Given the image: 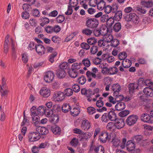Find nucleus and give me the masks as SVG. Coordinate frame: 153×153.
I'll return each instance as SVG.
<instances>
[{"instance_id": "19", "label": "nucleus", "mask_w": 153, "mask_h": 153, "mask_svg": "<svg viewBox=\"0 0 153 153\" xmlns=\"http://www.w3.org/2000/svg\"><path fill=\"white\" fill-rule=\"evenodd\" d=\"M143 92L147 96L153 97V88L149 87H146L144 89Z\"/></svg>"}, {"instance_id": "64", "label": "nucleus", "mask_w": 153, "mask_h": 153, "mask_svg": "<svg viewBox=\"0 0 153 153\" xmlns=\"http://www.w3.org/2000/svg\"><path fill=\"white\" fill-rule=\"evenodd\" d=\"M78 2V0H70V5L71 7H75L77 6Z\"/></svg>"}, {"instance_id": "6", "label": "nucleus", "mask_w": 153, "mask_h": 153, "mask_svg": "<svg viewBox=\"0 0 153 153\" xmlns=\"http://www.w3.org/2000/svg\"><path fill=\"white\" fill-rule=\"evenodd\" d=\"M41 136L37 132H33L30 133L28 135L29 141L34 142L39 140Z\"/></svg>"}, {"instance_id": "29", "label": "nucleus", "mask_w": 153, "mask_h": 153, "mask_svg": "<svg viewBox=\"0 0 153 153\" xmlns=\"http://www.w3.org/2000/svg\"><path fill=\"white\" fill-rule=\"evenodd\" d=\"M89 58L92 61L93 63L96 65H100L102 62L101 59L99 57L94 58L90 56Z\"/></svg>"}, {"instance_id": "34", "label": "nucleus", "mask_w": 153, "mask_h": 153, "mask_svg": "<svg viewBox=\"0 0 153 153\" xmlns=\"http://www.w3.org/2000/svg\"><path fill=\"white\" fill-rule=\"evenodd\" d=\"M90 60H91L89 57L88 58H85L82 60V65H83L86 67H89L91 65V63Z\"/></svg>"}, {"instance_id": "31", "label": "nucleus", "mask_w": 153, "mask_h": 153, "mask_svg": "<svg viewBox=\"0 0 153 153\" xmlns=\"http://www.w3.org/2000/svg\"><path fill=\"white\" fill-rule=\"evenodd\" d=\"M131 61L128 59H126L123 60L122 62V65L124 68H128L131 65Z\"/></svg>"}, {"instance_id": "60", "label": "nucleus", "mask_w": 153, "mask_h": 153, "mask_svg": "<svg viewBox=\"0 0 153 153\" xmlns=\"http://www.w3.org/2000/svg\"><path fill=\"white\" fill-rule=\"evenodd\" d=\"M88 113L90 114H93L96 112V109L92 107H89L87 109Z\"/></svg>"}, {"instance_id": "30", "label": "nucleus", "mask_w": 153, "mask_h": 153, "mask_svg": "<svg viewBox=\"0 0 153 153\" xmlns=\"http://www.w3.org/2000/svg\"><path fill=\"white\" fill-rule=\"evenodd\" d=\"M129 90L130 93H132L134 90L137 89L138 87V85L137 83H130L129 85Z\"/></svg>"}, {"instance_id": "61", "label": "nucleus", "mask_w": 153, "mask_h": 153, "mask_svg": "<svg viewBox=\"0 0 153 153\" xmlns=\"http://www.w3.org/2000/svg\"><path fill=\"white\" fill-rule=\"evenodd\" d=\"M29 124V122L28 120L25 117V112L24 113L23 119V121L21 123V126H24L28 125Z\"/></svg>"}, {"instance_id": "43", "label": "nucleus", "mask_w": 153, "mask_h": 153, "mask_svg": "<svg viewBox=\"0 0 153 153\" xmlns=\"http://www.w3.org/2000/svg\"><path fill=\"white\" fill-rule=\"evenodd\" d=\"M143 4L144 6V7H145V8H148L152 7L153 5V2L152 0H150V1H146L143 2Z\"/></svg>"}, {"instance_id": "1", "label": "nucleus", "mask_w": 153, "mask_h": 153, "mask_svg": "<svg viewBox=\"0 0 153 153\" xmlns=\"http://www.w3.org/2000/svg\"><path fill=\"white\" fill-rule=\"evenodd\" d=\"M9 35H7L5 37L4 45V52L5 53H7L9 49L8 45L10 43L12 53L15 54L16 53L15 45L13 39L12 38H9Z\"/></svg>"}, {"instance_id": "20", "label": "nucleus", "mask_w": 153, "mask_h": 153, "mask_svg": "<svg viewBox=\"0 0 153 153\" xmlns=\"http://www.w3.org/2000/svg\"><path fill=\"white\" fill-rule=\"evenodd\" d=\"M109 120L111 121L116 120L117 119V114L115 113L114 110H112L110 111L108 113Z\"/></svg>"}, {"instance_id": "5", "label": "nucleus", "mask_w": 153, "mask_h": 153, "mask_svg": "<svg viewBox=\"0 0 153 153\" xmlns=\"http://www.w3.org/2000/svg\"><path fill=\"white\" fill-rule=\"evenodd\" d=\"M141 121L143 122L149 123H153V117L151 115L146 113H143L142 114L140 117Z\"/></svg>"}, {"instance_id": "58", "label": "nucleus", "mask_w": 153, "mask_h": 153, "mask_svg": "<svg viewBox=\"0 0 153 153\" xmlns=\"http://www.w3.org/2000/svg\"><path fill=\"white\" fill-rule=\"evenodd\" d=\"M98 51V47L97 46L93 45L91 48L90 52L91 54H95Z\"/></svg>"}, {"instance_id": "23", "label": "nucleus", "mask_w": 153, "mask_h": 153, "mask_svg": "<svg viewBox=\"0 0 153 153\" xmlns=\"http://www.w3.org/2000/svg\"><path fill=\"white\" fill-rule=\"evenodd\" d=\"M51 130L53 133L56 135L60 134L61 131L60 128L56 125L52 126Z\"/></svg>"}, {"instance_id": "36", "label": "nucleus", "mask_w": 153, "mask_h": 153, "mask_svg": "<svg viewBox=\"0 0 153 153\" xmlns=\"http://www.w3.org/2000/svg\"><path fill=\"white\" fill-rule=\"evenodd\" d=\"M106 3L103 0L100 1L97 4V7L98 9L100 10H102L104 9L105 7Z\"/></svg>"}, {"instance_id": "54", "label": "nucleus", "mask_w": 153, "mask_h": 153, "mask_svg": "<svg viewBox=\"0 0 153 153\" xmlns=\"http://www.w3.org/2000/svg\"><path fill=\"white\" fill-rule=\"evenodd\" d=\"M109 75L114 74L118 72V69L116 67H110Z\"/></svg>"}, {"instance_id": "13", "label": "nucleus", "mask_w": 153, "mask_h": 153, "mask_svg": "<svg viewBox=\"0 0 153 153\" xmlns=\"http://www.w3.org/2000/svg\"><path fill=\"white\" fill-rule=\"evenodd\" d=\"M35 48L36 52L39 55L45 53V48L41 45H37L35 46Z\"/></svg>"}, {"instance_id": "45", "label": "nucleus", "mask_w": 153, "mask_h": 153, "mask_svg": "<svg viewBox=\"0 0 153 153\" xmlns=\"http://www.w3.org/2000/svg\"><path fill=\"white\" fill-rule=\"evenodd\" d=\"M98 45L99 47H104L105 48L107 49V47L105 48V46H107V45H108V44H107V43L105 41H104V40H99L98 42Z\"/></svg>"}, {"instance_id": "37", "label": "nucleus", "mask_w": 153, "mask_h": 153, "mask_svg": "<svg viewBox=\"0 0 153 153\" xmlns=\"http://www.w3.org/2000/svg\"><path fill=\"white\" fill-rule=\"evenodd\" d=\"M71 108L69 104H65L62 106V111L63 112L67 113L69 111H70Z\"/></svg>"}, {"instance_id": "10", "label": "nucleus", "mask_w": 153, "mask_h": 153, "mask_svg": "<svg viewBox=\"0 0 153 153\" xmlns=\"http://www.w3.org/2000/svg\"><path fill=\"white\" fill-rule=\"evenodd\" d=\"M111 88L114 92L113 95H116L119 94V92L121 91V86L118 83H116L111 85Z\"/></svg>"}, {"instance_id": "4", "label": "nucleus", "mask_w": 153, "mask_h": 153, "mask_svg": "<svg viewBox=\"0 0 153 153\" xmlns=\"http://www.w3.org/2000/svg\"><path fill=\"white\" fill-rule=\"evenodd\" d=\"M126 141V138H123V139L122 142H121L120 140L117 138H114L113 139L112 142L113 145L116 147L120 146L122 149L125 147V143Z\"/></svg>"}, {"instance_id": "56", "label": "nucleus", "mask_w": 153, "mask_h": 153, "mask_svg": "<svg viewBox=\"0 0 153 153\" xmlns=\"http://www.w3.org/2000/svg\"><path fill=\"white\" fill-rule=\"evenodd\" d=\"M127 54L125 52H122L118 55V58L120 60H124L127 57Z\"/></svg>"}, {"instance_id": "55", "label": "nucleus", "mask_w": 153, "mask_h": 153, "mask_svg": "<svg viewBox=\"0 0 153 153\" xmlns=\"http://www.w3.org/2000/svg\"><path fill=\"white\" fill-rule=\"evenodd\" d=\"M86 81V79L84 76H82L80 77L77 79V82L80 84L83 85L85 83Z\"/></svg>"}, {"instance_id": "44", "label": "nucleus", "mask_w": 153, "mask_h": 153, "mask_svg": "<svg viewBox=\"0 0 153 153\" xmlns=\"http://www.w3.org/2000/svg\"><path fill=\"white\" fill-rule=\"evenodd\" d=\"M91 135V133L90 132L84 133L82 132L81 136V139H87L90 138Z\"/></svg>"}, {"instance_id": "41", "label": "nucleus", "mask_w": 153, "mask_h": 153, "mask_svg": "<svg viewBox=\"0 0 153 153\" xmlns=\"http://www.w3.org/2000/svg\"><path fill=\"white\" fill-rule=\"evenodd\" d=\"M94 151L95 153H104V148L100 145L96 147L94 149Z\"/></svg>"}, {"instance_id": "38", "label": "nucleus", "mask_w": 153, "mask_h": 153, "mask_svg": "<svg viewBox=\"0 0 153 153\" xmlns=\"http://www.w3.org/2000/svg\"><path fill=\"white\" fill-rule=\"evenodd\" d=\"M121 25L119 22L116 23L114 25L113 30L116 32H118L121 29Z\"/></svg>"}, {"instance_id": "49", "label": "nucleus", "mask_w": 153, "mask_h": 153, "mask_svg": "<svg viewBox=\"0 0 153 153\" xmlns=\"http://www.w3.org/2000/svg\"><path fill=\"white\" fill-rule=\"evenodd\" d=\"M108 113H105L103 114L101 117V120L103 122H107L109 120V119L108 117Z\"/></svg>"}, {"instance_id": "16", "label": "nucleus", "mask_w": 153, "mask_h": 153, "mask_svg": "<svg viewBox=\"0 0 153 153\" xmlns=\"http://www.w3.org/2000/svg\"><path fill=\"white\" fill-rule=\"evenodd\" d=\"M81 128L84 130H88L91 128V125L89 121L87 120H83L82 123Z\"/></svg>"}, {"instance_id": "22", "label": "nucleus", "mask_w": 153, "mask_h": 153, "mask_svg": "<svg viewBox=\"0 0 153 153\" xmlns=\"http://www.w3.org/2000/svg\"><path fill=\"white\" fill-rule=\"evenodd\" d=\"M70 112L71 114L73 116H76L80 112L79 108L78 107H72L70 109Z\"/></svg>"}, {"instance_id": "33", "label": "nucleus", "mask_w": 153, "mask_h": 153, "mask_svg": "<svg viewBox=\"0 0 153 153\" xmlns=\"http://www.w3.org/2000/svg\"><path fill=\"white\" fill-rule=\"evenodd\" d=\"M46 108L44 106H39L37 109V114L40 116H42L45 113Z\"/></svg>"}, {"instance_id": "24", "label": "nucleus", "mask_w": 153, "mask_h": 153, "mask_svg": "<svg viewBox=\"0 0 153 153\" xmlns=\"http://www.w3.org/2000/svg\"><path fill=\"white\" fill-rule=\"evenodd\" d=\"M126 107V105L123 102H120L118 103L115 105V108L117 111H121L124 109Z\"/></svg>"}, {"instance_id": "25", "label": "nucleus", "mask_w": 153, "mask_h": 153, "mask_svg": "<svg viewBox=\"0 0 153 153\" xmlns=\"http://www.w3.org/2000/svg\"><path fill=\"white\" fill-rule=\"evenodd\" d=\"M143 136L141 135H137L134 136L132 139L134 143L140 144L143 139Z\"/></svg>"}, {"instance_id": "14", "label": "nucleus", "mask_w": 153, "mask_h": 153, "mask_svg": "<svg viewBox=\"0 0 153 153\" xmlns=\"http://www.w3.org/2000/svg\"><path fill=\"white\" fill-rule=\"evenodd\" d=\"M125 147H126L127 150L129 152H131L135 148V144L133 142L129 140L127 141L126 144L125 143Z\"/></svg>"}, {"instance_id": "3", "label": "nucleus", "mask_w": 153, "mask_h": 153, "mask_svg": "<svg viewBox=\"0 0 153 153\" xmlns=\"http://www.w3.org/2000/svg\"><path fill=\"white\" fill-rule=\"evenodd\" d=\"M125 20L127 22L132 21L134 24H138L139 21V17L134 13H131L127 15L125 17Z\"/></svg>"}, {"instance_id": "51", "label": "nucleus", "mask_w": 153, "mask_h": 153, "mask_svg": "<svg viewBox=\"0 0 153 153\" xmlns=\"http://www.w3.org/2000/svg\"><path fill=\"white\" fill-rule=\"evenodd\" d=\"M31 14L33 16L36 17H39L40 15L39 10L36 9L32 10H31Z\"/></svg>"}, {"instance_id": "35", "label": "nucleus", "mask_w": 153, "mask_h": 153, "mask_svg": "<svg viewBox=\"0 0 153 153\" xmlns=\"http://www.w3.org/2000/svg\"><path fill=\"white\" fill-rule=\"evenodd\" d=\"M82 33L84 35L90 36L93 33V30L88 28H85L82 30Z\"/></svg>"}, {"instance_id": "50", "label": "nucleus", "mask_w": 153, "mask_h": 153, "mask_svg": "<svg viewBox=\"0 0 153 153\" xmlns=\"http://www.w3.org/2000/svg\"><path fill=\"white\" fill-rule=\"evenodd\" d=\"M87 42L89 45H93L97 43V40L94 37H91L87 39Z\"/></svg>"}, {"instance_id": "53", "label": "nucleus", "mask_w": 153, "mask_h": 153, "mask_svg": "<svg viewBox=\"0 0 153 153\" xmlns=\"http://www.w3.org/2000/svg\"><path fill=\"white\" fill-rule=\"evenodd\" d=\"M57 53L56 52H54L53 53L50 55L48 56V60L49 61L53 63L54 62V59L57 56Z\"/></svg>"}, {"instance_id": "47", "label": "nucleus", "mask_w": 153, "mask_h": 153, "mask_svg": "<svg viewBox=\"0 0 153 153\" xmlns=\"http://www.w3.org/2000/svg\"><path fill=\"white\" fill-rule=\"evenodd\" d=\"M68 74L70 77L74 78L76 77L78 73L77 71L71 70L68 71Z\"/></svg>"}, {"instance_id": "42", "label": "nucleus", "mask_w": 153, "mask_h": 153, "mask_svg": "<svg viewBox=\"0 0 153 153\" xmlns=\"http://www.w3.org/2000/svg\"><path fill=\"white\" fill-rule=\"evenodd\" d=\"M40 20L41 22V25L42 26H44L46 24H48L49 22V19L46 17H41Z\"/></svg>"}, {"instance_id": "18", "label": "nucleus", "mask_w": 153, "mask_h": 153, "mask_svg": "<svg viewBox=\"0 0 153 153\" xmlns=\"http://www.w3.org/2000/svg\"><path fill=\"white\" fill-rule=\"evenodd\" d=\"M115 124L116 128L118 129L123 128L125 125L124 120L122 119H119L116 120Z\"/></svg>"}, {"instance_id": "39", "label": "nucleus", "mask_w": 153, "mask_h": 153, "mask_svg": "<svg viewBox=\"0 0 153 153\" xmlns=\"http://www.w3.org/2000/svg\"><path fill=\"white\" fill-rule=\"evenodd\" d=\"M59 120V117L56 114L52 115L50 119L51 121L54 123H57L58 122Z\"/></svg>"}, {"instance_id": "17", "label": "nucleus", "mask_w": 153, "mask_h": 153, "mask_svg": "<svg viewBox=\"0 0 153 153\" xmlns=\"http://www.w3.org/2000/svg\"><path fill=\"white\" fill-rule=\"evenodd\" d=\"M109 139V137L107 132H102L99 136L100 141L102 143H105L108 139Z\"/></svg>"}, {"instance_id": "21", "label": "nucleus", "mask_w": 153, "mask_h": 153, "mask_svg": "<svg viewBox=\"0 0 153 153\" xmlns=\"http://www.w3.org/2000/svg\"><path fill=\"white\" fill-rule=\"evenodd\" d=\"M56 75L59 78H63L65 76L66 73L64 69H59L57 70Z\"/></svg>"}, {"instance_id": "32", "label": "nucleus", "mask_w": 153, "mask_h": 153, "mask_svg": "<svg viewBox=\"0 0 153 153\" xmlns=\"http://www.w3.org/2000/svg\"><path fill=\"white\" fill-rule=\"evenodd\" d=\"M106 128L108 130L111 131H113L116 129L115 123L112 122L108 123Z\"/></svg>"}, {"instance_id": "40", "label": "nucleus", "mask_w": 153, "mask_h": 153, "mask_svg": "<svg viewBox=\"0 0 153 153\" xmlns=\"http://www.w3.org/2000/svg\"><path fill=\"white\" fill-rule=\"evenodd\" d=\"M104 40L107 43L108 42L110 43L113 39V36L109 34H107L104 36Z\"/></svg>"}, {"instance_id": "52", "label": "nucleus", "mask_w": 153, "mask_h": 153, "mask_svg": "<svg viewBox=\"0 0 153 153\" xmlns=\"http://www.w3.org/2000/svg\"><path fill=\"white\" fill-rule=\"evenodd\" d=\"M65 19V17L63 15H59L56 18V20L57 23H62L64 21Z\"/></svg>"}, {"instance_id": "63", "label": "nucleus", "mask_w": 153, "mask_h": 153, "mask_svg": "<svg viewBox=\"0 0 153 153\" xmlns=\"http://www.w3.org/2000/svg\"><path fill=\"white\" fill-rule=\"evenodd\" d=\"M22 7L23 10L25 11H29L31 9V5L26 4H24Z\"/></svg>"}, {"instance_id": "2", "label": "nucleus", "mask_w": 153, "mask_h": 153, "mask_svg": "<svg viewBox=\"0 0 153 153\" xmlns=\"http://www.w3.org/2000/svg\"><path fill=\"white\" fill-rule=\"evenodd\" d=\"M98 21L95 19L88 18L86 21V26L90 28H94L98 25Z\"/></svg>"}, {"instance_id": "28", "label": "nucleus", "mask_w": 153, "mask_h": 153, "mask_svg": "<svg viewBox=\"0 0 153 153\" xmlns=\"http://www.w3.org/2000/svg\"><path fill=\"white\" fill-rule=\"evenodd\" d=\"M115 13L114 16L113 18L116 21L120 20L122 16V11L121 10H118Z\"/></svg>"}, {"instance_id": "62", "label": "nucleus", "mask_w": 153, "mask_h": 153, "mask_svg": "<svg viewBox=\"0 0 153 153\" xmlns=\"http://www.w3.org/2000/svg\"><path fill=\"white\" fill-rule=\"evenodd\" d=\"M30 114L31 117L36 115V114H37L36 108V107L34 106L32 107V108L30 109Z\"/></svg>"}, {"instance_id": "26", "label": "nucleus", "mask_w": 153, "mask_h": 153, "mask_svg": "<svg viewBox=\"0 0 153 153\" xmlns=\"http://www.w3.org/2000/svg\"><path fill=\"white\" fill-rule=\"evenodd\" d=\"M33 120V123L36 127L38 126L40 123V118L38 114L36 115L32 116Z\"/></svg>"}, {"instance_id": "7", "label": "nucleus", "mask_w": 153, "mask_h": 153, "mask_svg": "<svg viewBox=\"0 0 153 153\" xmlns=\"http://www.w3.org/2000/svg\"><path fill=\"white\" fill-rule=\"evenodd\" d=\"M54 76V74L52 71H48L46 73L45 75L44 79L46 82L50 83L53 79Z\"/></svg>"}, {"instance_id": "48", "label": "nucleus", "mask_w": 153, "mask_h": 153, "mask_svg": "<svg viewBox=\"0 0 153 153\" xmlns=\"http://www.w3.org/2000/svg\"><path fill=\"white\" fill-rule=\"evenodd\" d=\"M137 10L139 13H142L145 14L146 12V10L144 6L137 7Z\"/></svg>"}, {"instance_id": "9", "label": "nucleus", "mask_w": 153, "mask_h": 153, "mask_svg": "<svg viewBox=\"0 0 153 153\" xmlns=\"http://www.w3.org/2000/svg\"><path fill=\"white\" fill-rule=\"evenodd\" d=\"M65 97V95L64 93L61 92H58L54 94L53 98L55 101H59L63 100Z\"/></svg>"}, {"instance_id": "57", "label": "nucleus", "mask_w": 153, "mask_h": 153, "mask_svg": "<svg viewBox=\"0 0 153 153\" xmlns=\"http://www.w3.org/2000/svg\"><path fill=\"white\" fill-rule=\"evenodd\" d=\"M119 42L118 40L116 39H114L110 43V45L111 46L116 47L119 44Z\"/></svg>"}, {"instance_id": "15", "label": "nucleus", "mask_w": 153, "mask_h": 153, "mask_svg": "<svg viewBox=\"0 0 153 153\" xmlns=\"http://www.w3.org/2000/svg\"><path fill=\"white\" fill-rule=\"evenodd\" d=\"M36 130L39 134H40L42 135H46L49 132L48 129L46 128L43 127H39L36 128Z\"/></svg>"}, {"instance_id": "11", "label": "nucleus", "mask_w": 153, "mask_h": 153, "mask_svg": "<svg viewBox=\"0 0 153 153\" xmlns=\"http://www.w3.org/2000/svg\"><path fill=\"white\" fill-rule=\"evenodd\" d=\"M40 93L41 95L45 97H48L50 94V91L47 87H43L40 90Z\"/></svg>"}, {"instance_id": "27", "label": "nucleus", "mask_w": 153, "mask_h": 153, "mask_svg": "<svg viewBox=\"0 0 153 153\" xmlns=\"http://www.w3.org/2000/svg\"><path fill=\"white\" fill-rule=\"evenodd\" d=\"M82 65V63H74L71 65V69L77 71L81 68Z\"/></svg>"}, {"instance_id": "59", "label": "nucleus", "mask_w": 153, "mask_h": 153, "mask_svg": "<svg viewBox=\"0 0 153 153\" xmlns=\"http://www.w3.org/2000/svg\"><path fill=\"white\" fill-rule=\"evenodd\" d=\"M80 46L83 49L88 50L90 48V46L89 45L86 43L82 42Z\"/></svg>"}, {"instance_id": "8", "label": "nucleus", "mask_w": 153, "mask_h": 153, "mask_svg": "<svg viewBox=\"0 0 153 153\" xmlns=\"http://www.w3.org/2000/svg\"><path fill=\"white\" fill-rule=\"evenodd\" d=\"M138 118V117L136 115H130L126 119L127 123L128 126H132L136 123Z\"/></svg>"}, {"instance_id": "46", "label": "nucleus", "mask_w": 153, "mask_h": 153, "mask_svg": "<svg viewBox=\"0 0 153 153\" xmlns=\"http://www.w3.org/2000/svg\"><path fill=\"white\" fill-rule=\"evenodd\" d=\"M114 20H115L112 17L108 19L106 22L107 26L109 27H111L114 23Z\"/></svg>"}, {"instance_id": "12", "label": "nucleus", "mask_w": 153, "mask_h": 153, "mask_svg": "<svg viewBox=\"0 0 153 153\" xmlns=\"http://www.w3.org/2000/svg\"><path fill=\"white\" fill-rule=\"evenodd\" d=\"M92 72L88 71L86 73V75L88 78V80L89 82H90L92 80L91 77H92V75L94 74H96L98 71L97 68L94 67L92 68Z\"/></svg>"}]
</instances>
